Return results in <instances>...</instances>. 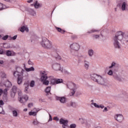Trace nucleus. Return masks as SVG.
I'll use <instances>...</instances> for the list:
<instances>
[{
    "label": "nucleus",
    "mask_w": 128,
    "mask_h": 128,
    "mask_svg": "<svg viewBox=\"0 0 128 128\" xmlns=\"http://www.w3.org/2000/svg\"><path fill=\"white\" fill-rule=\"evenodd\" d=\"M5 2H16V0H4Z\"/></svg>",
    "instance_id": "obj_46"
},
{
    "label": "nucleus",
    "mask_w": 128,
    "mask_h": 128,
    "mask_svg": "<svg viewBox=\"0 0 128 128\" xmlns=\"http://www.w3.org/2000/svg\"><path fill=\"white\" fill-rule=\"evenodd\" d=\"M23 80H24V76H22V74L21 76H19L17 78V82L18 84H22Z\"/></svg>",
    "instance_id": "obj_10"
},
{
    "label": "nucleus",
    "mask_w": 128,
    "mask_h": 128,
    "mask_svg": "<svg viewBox=\"0 0 128 128\" xmlns=\"http://www.w3.org/2000/svg\"><path fill=\"white\" fill-rule=\"evenodd\" d=\"M16 92H14L12 91H11L10 92V96L11 98H14V96H16Z\"/></svg>",
    "instance_id": "obj_22"
},
{
    "label": "nucleus",
    "mask_w": 128,
    "mask_h": 128,
    "mask_svg": "<svg viewBox=\"0 0 128 128\" xmlns=\"http://www.w3.org/2000/svg\"><path fill=\"white\" fill-rule=\"evenodd\" d=\"M50 92V87H47L46 89V92L48 93Z\"/></svg>",
    "instance_id": "obj_37"
},
{
    "label": "nucleus",
    "mask_w": 128,
    "mask_h": 128,
    "mask_svg": "<svg viewBox=\"0 0 128 128\" xmlns=\"http://www.w3.org/2000/svg\"><path fill=\"white\" fill-rule=\"evenodd\" d=\"M2 93H3L2 89H0V96H2Z\"/></svg>",
    "instance_id": "obj_54"
},
{
    "label": "nucleus",
    "mask_w": 128,
    "mask_h": 128,
    "mask_svg": "<svg viewBox=\"0 0 128 128\" xmlns=\"http://www.w3.org/2000/svg\"><path fill=\"white\" fill-rule=\"evenodd\" d=\"M8 88H5L4 90H3V94L5 95L6 96V94H8Z\"/></svg>",
    "instance_id": "obj_33"
},
{
    "label": "nucleus",
    "mask_w": 128,
    "mask_h": 128,
    "mask_svg": "<svg viewBox=\"0 0 128 128\" xmlns=\"http://www.w3.org/2000/svg\"><path fill=\"white\" fill-rule=\"evenodd\" d=\"M28 64H30V66H32V64H34V63L32 62V61H30V60H29L28 61Z\"/></svg>",
    "instance_id": "obj_47"
},
{
    "label": "nucleus",
    "mask_w": 128,
    "mask_h": 128,
    "mask_svg": "<svg viewBox=\"0 0 128 128\" xmlns=\"http://www.w3.org/2000/svg\"><path fill=\"white\" fill-rule=\"evenodd\" d=\"M72 84H73L74 88H75L72 90V96H74V94H76V85L75 84L73 83H72Z\"/></svg>",
    "instance_id": "obj_17"
},
{
    "label": "nucleus",
    "mask_w": 128,
    "mask_h": 128,
    "mask_svg": "<svg viewBox=\"0 0 128 128\" xmlns=\"http://www.w3.org/2000/svg\"><path fill=\"white\" fill-rule=\"evenodd\" d=\"M88 54L90 56H92V54H94V51L92 50H90L88 51Z\"/></svg>",
    "instance_id": "obj_31"
},
{
    "label": "nucleus",
    "mask_w": 128,
    "mask_h": 128,
    "mask_svg": "<svg viewBox=\"0 0 128 128\" xmlns=\"http://www.w3.org/2000/svg\"><path fill=\"white\" fill-rule=\"evenodd\" d=\"M92 104H94V106H95L96 108H100V106L96 104V103H92Z\"/></svg>",
    "instance_id": "obj_44"
},
{
    "label": "nucleus",
    "mask_w": 128,
    "mask_h": 128,
    "mask_svg": "<svg viewBox=\"0 0 128 128\" xmlns=\"http://www.w3.org/2000/svg\"><path fill=\"white\" fill-rule=\"evenodd\" d=\"M76 124H72L70 125V128H76Z\"/></svg>",
    "instance_id": "obj_42"
},
{
    "label": "nucleus",
    "mask_w": 128,
    "mask_h": 128,
    "mask_svg": "<svg viewBox=\"0 0 128 128\" xmlns=\"http://www.w3.org/2000/svg\"><path fill=\"white\" fill-rule=\"evenodd\" d=\"M17 90H18V87H16V86H14L12 87L11 92H14L16 93Z\"/></svg>",
    "instance_id": "obj_19"
},
{
    "label": "nucleus",
    "mask_w": 128,
    "mask_h": 128,
    "mask_svg": "<svg viewBox=\"0 0 128 128\" xmlns=\"http://www.w3.org/2000/svg\"><path fill=\"white\" fill-rule=\"evenodd\" d=\"M96 128H102L101 126H96Z\"/></svg>",
    "instance_id": "obj_63"
},
{
    "label": "nucleus",
    "mask_w": 128,
    "mask_h": 128,
    "mask_svg": "<svg viewBox=\"0 0 128 128\" xmlns=\"http://www.w3.org/2000/svg\"><path fill=\"white\" fill-rule=\"evenodd\" d=\"M56 60H62V57L60 56H57L56 57Z\"/></svg>",
    "instance_id": "obj_48"
},
{
    "label": "nucleus",
    "mask_w": 128,
    "mask_h": 128,
    "mask_svg": "<svg viewBox=\"0 0 128 128\" xmlns=\"http://www.w3.org/2000/svg\"><path fill=\"white\" fill-rule=\"evenodd\" d=\"M6 74L2 73V74L1 75L2 78H6Z\"/></svg>",
    "instance_id": "obj_51"
},
{
    "label": "nucleus",
    "mask_w": 128,
    "mask_h": 128,
    "mask_svg": "<svg viewBox=\"0 0 128 128\" xmlns=\"http://www.w3.org/2000/svg\"><path fill=\"white\" fill-rule=\"evenodd\" d=\"M54 120H58V117H54Z\"/></svg>",
    "instance_id": "obj_56"
},
{
    "label": "nucleus",
    "mask_w": 128,
    "mask_h": 128,
    "mask_svg": "<svg viewBox=\"0 0 128 128\" xmlns=\"http://www.w3.org/2000/svg\"><path fill=\"white\" fill-rule=\"evenodd\" d=\"M74 102H70L69 105V106H74Z\"/></svg>",
    "instance_id": "obj_52"
},
{
    "label": "nucleus",
    "mask_w": 128,
    "mask_h": 128,
    "mask_svg": "<svg viewBox=\"0 0 128 128\" xmlns=\"http://www.w3.org/2000/svg\"><path fill=\"white\" fill-rule=\"evenodd\" d=\"M84 62H85V65H84L85 68H88V62H86V61H84Z\"/></svg>",
    "instance_id": "obj_39"
},
{
    "label": "nucleus",
    "mask_w": 128,
    "mask_h": 128,
    "mask_svg": "<svg viewBox=\"0 0 128 128\" xmlns=\"http://www.w3.org/2000/svg\"><path fill=\"white\" fill-rule=\"evenodd\" d=\"M70 48L72 50L78 52L80 50V44L78 43H73L70 46Z\"/></svg>",
    "instance_id": "obj_8"
},
{
    "label": "nucleus",
    "mask_w": 128,
    "mask_h": 128,
    "mask_svg": "<svg viewBox=\"0 0 128 128\" xmlns=\"http://www.w3.org/2000/svg\"><path fill=\"white\" fill-rule=\"evenodd\" d=\"M9 38H10V40H16V38H18V35H15L12 37L10 36Z\"/></svg>",
    "instance_id": "obj_24"
},
{
    "label": "nucleus",
    "mask_w": 128,
    "mask_h": 128,
    "mask_svg": "<svg viewBox=\"0 0 128 128\" xmlns=\"http://www.w3.org/2000/svg\"><path fill=\"white\" fill-rule=\"evenodd\" d=\"M50 82L52 84H56V80L54 77H50Z\"/></svg>",
    "instance_id": "obj_13"
},
{
    "label": "nucleus",
    "mask_w": 128,
    "mask_h": 128,
    "mask_svg": "<svg viewBox=\"0 0 128 128\" xmlns=\"http://www.w3.org/2000/svg\"><path fill=\"white\" fill-rule=\"evenodd\" d=\"M108 74L109 76H112V70H110L109 72H108Z\"/></svg>",
    "instance_id": "obj_45"
},
{
    "label": "nucleus",
    "mask_w": 128,
    "mask_h": 128,
    "mask_svg": "<svg viewBox=\"0 0 128 128\" xmlns=\"http://www.w3.org/2000/svg\"><path fill=\"white\" fill-rule=\"evenodd\" d=\"M31 12H31L30 14H31L32 16H36V11H34V10H31Z\"/></svg>",
    "instance_id": "obj_32"
},
{
    "label": "nucleus",
    "mask_w": 128,
    "mask_h": 128,
    "mask_svg": "<svg viewBox=\"0 0 128 128\" xmlns=\"http://www.w3.org/2000/svg\"><path fill=\"white\" fill-rule=\"evenodd\" d=\"M0 114H4V108L1 106H0Z\"/></svg>",
    "instance_id": "obj_28"
},
{
    "label": "nucleus",
    "mask_w": 128,
    "mask_h": 128,
    "mask_svg": "<svg viewBox=\"0 0 128 128\" xmlns=\"http://www.w3.org/2000/svg\"><path fill=\"white\" fill-rule=\"evenodd\" d=\"M68 120H64L63 118H61L60 120V124H62V126L63 128H68Z\"/></svg>",
    "instance_id": "obj_7"
},
{
    "label": "nucleus",
    "mask_w": 128,
    "mask_h": 128,
    "mask_svg": "<svg viewBox=\"0 0 128 128\" xmlns=\"http://www.w3.org/2000/svg\"><path fill=\"white\" fill-rule=\"evenodd\" d=\"M94 38H100V36H98V35H94Z\"/></svg>",
    "instance_id": "obj_55"
},
{
    "label": "nucleus",
    "mask_w": 128,
    "mask_h": 128,
    "mask_svg": "<svg viewBox=\"0 0 128 128\" xmlns=\"http://www.w3.org/2000/svg\"><path fill=\"white\" fill-rule=\"evenodd\" d=\"M124 38V34L122 33H120L118 32L115 34L114 38V40L115 42H114V46L115 48H120V42H121L122 40Z\"/></svg>",
    "instance_id": "obj_2"
},
{
    "label": "nucleus",
    "mask_w": 128,
    "mask_h": 128,
    "mask_svg": "<svg viewBox=\"0 0 128 128\" xmlns=\"http://www.w3.org/2000/svg\"><path fill=\"white\" fill-rule=\"evenodd\" d=\"M86 126H88V128H90V124H88V123H86Z\"/></svg>",
    "instance_id": "obj_57"
},
{
    "label": "nucleus",
    "mask_w": 128,
    "mask_h": 128,
    "mask_svg": "<svg viewBox=\"0 0 128 128\" xmlns=\"http://www.w3.org/2000/svg\"><path fill=\"white\" fill-rule=\"evenodd\" d=\"M116 120L118 122H120L124 120V116L122 114H118L116 116Z\"/></svg>",
    "instance_id": "obj_12"
},
{
    "label": "nucleus",
    "mask_w": 128,
    "mask_h": 128,
    "mask_svg": "<svg viewBox=\"0 0 128 128\" xmlns=\"http://www.w3.org/2000/svg\"><path fill=\"white\" fill-rule=\"evenodd\" d=\"M38 124H40V122H38V120H35L33 122V124L34 126H38Z\"/></svg>",
    "instance_id": "obj_38"
},
{
    "label": "nucleus",
    "mask_w": 128,
    "mask_h": 128,
    "mask_svg": "<svg viewBox=\"0 0 128 128\" xmlns=\"http://www.w3.org/2000/svg\"><path fill=\"white\" fill-rule=\"evenodd\" d=\"M92 32H100V30H96V29H92Z\"/></svg>",
    "instance_id": "obj_41"
},
{
    "label": "nucleus",
    "mask_w": 128,
    "mask_h": 128,
    "mask_svg": "<svg viewBox=\"0 0 128 128\" xmlns=\"http://www.w3.org/2000/svg\"><path fill=\"white\" fill-rule=\"evenodd\" d=\"M58 100H60L62 104H64L66 102V98L65 97H58Z\"/></svg>",
    "instance_id": "obj_14"
},
{
    "label": "nucleus",
    "mask_w": 128,
    "mask_h": 128,
    "mask_svg": "<svg viewBox=\"0 0 128 128\" xmlns=\"http://www.w3.org/2000/svg\"><path fill=\"white\" fill-rule=\"evenodd\" d=\"M92 78L94 82H96L98 84H101V86H106V81L102 76L94 74Z\"/></svg>",
    "instance_id": "obj_1"
},
{
    "label": "nucleus",
    "mask_w": 128,
    "mask_h": 128,
    "mask_svg": "<svg viewBox=\"0 0 128 128\" xmlns=\"http://www.w3.org/2000/svg\"><path fill=\"white\" fill-rule=\"evenodd\" d=\"M24 112H28V108H24Z\"/></svg>",
    "instance_id": "obj_61"
},
{
    "label": "nucleus",
    "mask_w": 128,
    "mask_h": 128,
    "mask_svg": "<svg viewBox=\"0 0 128 128\" xmlns=\"http://www.w3.org/2000/svg\"><path fill=\"white\" fill-rule=\"evenodd\" d=\"M32 0H28L27 1V2H28V4H30L31 2H32Z\"/></svg>",
    "instance_id": "obj_58"
},
{
    "label": "nucleus",
    "mask_w": 128,
    "mask_h": 128,
    "mask_svg": "<svg viewBox=\"0 0 128 128\" xmlns=\"http://www.w3.org/2000/svg\"><path fill=\"white\" fill-rule=\"evenodd\" d=\"M32 106H34V103L31 102L28 104V108H32Z\"/></svg>",
    "instance_id": "obj_40"
},
{
    "label": "nucleus",
    "mask_w": 128,
    "mask_h": 128,
    "mask_svg": "<svg viewBox=\"0 0 128 128\" xmlns=\"http://www.w3.org/2000/svg\"><path fill=\"white\" fill-rule=\"evenodd\" d=\"M20 32H28V26H22L20 28Z\"/></svg>",
    "instance_id": "obj_11"
},
{
    "label": "nucleus",
    "mask_w": 128,
    "mask_h": 128,
    "mask_svg": "<svg viewBox=\"0 0 128 128\" xmlns=\"http://www.w3.org/2000/svg\"><path fill=\"white\" fill-rule=\"evenodd\" d=\"M13 74L15 78H18L19 76H22V74H20V73L16 71L14 72Z\"/></svg>",
    "instance_id": "obj_18"
},
{
    "label": "nucleus",
    "mask_w": 128,
    "mask_h": 128,
    "mask_svg": "<svg viewBox=\"0 0 128 128\" xmlns=\"http://www.w3.org/2000/svg\"><path fill=\"white\" fill-rule=\"evenodd\" d=\"M51 120H52V116L50 114V118H49V122Z\"/></svg>",
    "instance_id": "obj_53"
},
{
    "label": "nucleus",
    "mask_w": 128,
    "mask_h": 128,
    "mask_svg": "<svg viewBox=\"0 0 128 128\" xmlns=\"http://www.w3.org/2000/svg\"><path fill=\"white\" fill-rule=\"evenodd\" d=\"M52 66L55 70H60V64L54 63Z\"/></svg>",
    "instance_id": "obj_9"
},
{
    "label": "nucleus",
    "mask_w": 128,
    "mask_h": 128,
    "mask_svg": "<svg viewBox=\"0 0 128 128\" xmlns=\"http://www.w3.org/2000/svg\"><path fill=\"white\" fill-rule=\"evenodd\" d=\"M41 44L42 46L45 48H52V44L50 43V42L45 37L42 38Z\"/></svg>",
    "instance_id": "obj_3"
},
{
    "label": "nucleus",
    "mask_w": 128,
    "mask_h": 128,
    "mask_svg": "<svg viewBox=\"0 0 128 128\" xmlns=\"http://www.w3.org/2000/svg\"><path fill=\"white\" fill-rule=\"evenodd\" d=\"M34 6L35 8H42V4L38 3V1H36L35 3L34 4Z\"/></svg>",
    "instance_id": "obj_16"
},
{
    "label": "nucleus",
    "mask_w": 128,
    "mask_h": 128,
    "mask_svg": "<svg viewBox=\"0 0 128 128\" xmlns=\"http://www.w3.org/2000/svg\"><path fill=\"white\" fill-rule=\"evenodd\" d=\"M12 114L14 116H15L16 118V116H18V112H16V110H14L12 112Z\"/></svg>",
    "instance_id": "obj_23"
},
{
    "label": "nucleus",
    "mask_w": 128,
    "mask_h": 128,
    "mask_svg": "<svg viewBox=\"0 0 128 128\" xmlns=\"http://www.w3.org/2000/svg\"><path fill=\"white\" fill-rule=\"evenodd\" d=\"M24 88H25V92L28 90V84H24Z\"/></svg>",
    "instance_id": "obj_35"
},
{
    "label": "nucleus",
    "mask_w": 128,
    "mask_h": 128,
    "mask_svg": "<svg viewBox=\"0 0 128 128\" xmlns=\"http://www.w3.org/2000/svg\"><path fill=\"white\" fill-rule=\"evenodd\" d=\"M4 64L3 60H0V64Z\"/></svg>",
    "instance_id": "obj_59"
},
{
    "label": "nucleus",
    "mask_w": 128,
    "mask_h": 128,
    "mask_svg": "<svg viewBox=\"0 0 128 128\" xmlns=\"http://www.w3.org/2000/svg\"><path fill=\"white\" fill-rule=\"evenodd\" d=\"M41 74H43L40 78L41 82H43V84L48 86V84H50V82L48 80H46L48 79V76H46V72H41Z\"/></svg>",
    "instance_id": "obj_5"
},
{
    "label": "nucleus",
    "mask_w": 128,
    "mask_h": 128,
    "mask_svg": "<svg viewBox=\"0 0 128 128\" xmlns=\"http://www.w3.org/2000/svg\"><path fill=\"white\" fill-rule=\"evenodd\" d=\"M62 79H57L56 80V84H62Z\"/></svg>",
    "instance_id": "obj_26"
},
{
    "label": "nucleus",
    "mask_w": 128,
    "mask_h": 128,
    "mask_svg": "<svg viewBox=\"0 0 128 128\" xmlns=\"http://www.w3.org/2000/svg\"><path fill=\"white\" fill-rule=\"evenodd\" d=\"M16 72H17L20 73V74H22L24 70L22 68L20 67H17Z\"/></svg>",
    "instance_id": "obj_15"
},
{
    "label": "nucleus",
    "mask_w": 128,
    "mask_h": 128,
    "mask_svg": "<svg viewBox=\"0 0 128 128\" xmlns=\"http://www.w3.org/2000/svg\"><path fill=\"white\" fill-rule=\"evenodd\" d=\"M99 108H104V106H99Z\"/></svg>",
    "instance_id": "obj_60"
},
{
    "label": "nucleus",
    "mask_w": 128,
    "mask_h": 128,
    "mask_svg": "<svg viewBox=\"0 0 128 128\" xmlns=\"http://www.w3.org/2000/svg\"><path fill=\"white\" fill-rule=\"evenodd\" d=\"M31 6H34V4H31Z\"/></svg>",
    "instance_id": "obj_64"
},
{
    "label": "nucleus",
    "mask_w": 128,
    "mask_h": 128,
    "mask_svg": "<svg viewBox=\"0 0 128 128\" xmlns=\"http://www.w3.org/2000/svg\"><path fill=\"white\" fill-rule=\"evenodd\" d=\"M7 38H8V35H6L2 38V40H6Z\"/></svg>",
    "instance_id": "obj_36"
},
{
    "label": "nucleus",
    "mask_w": 128,
    "mask_h": 128,
    "mask_svg": "<svg viewBox=\"0 0 128 128\" xmlns=\"http://www.w3.org/2000/svg\"><path fill=\"white\" fill-rule=\"evenodd\" d=\"M79 120H80V122H82V124H84L85 122H86V120L82 118H80L79 119Z\"/></svg>",
    "instance_id": "obj_34"
},
{
    "label": "nucleus",
    "mask_w": 128,
    "mask_h": 128,
    "mask_svg": "<svg viewBox=\"0 0 128 128\" xmlns=\"http://www.w3.org/2000/svg\"><path fill=\"white\" fill-rule=\"evenodd\" d=\"M104 110H106L108 111V108H106V107L104 108Z\"/></svg>",
    "instance_id": "obj_62"
},
{
    "label": "nucleus",
    "mask_w": 128,
    "mask_h": 128,
    "mask_svg": "<svg viewBox=\"0 0 128 128\" xmlns=\"http://www.w3.org/2000/svg\"><path fill=\"white\" fill-rule=\"evenodd\" d=\"M0 54H4V50L2 48H0Z\"/></svg>",
    "instance_id": "obj_50"
},
{
    "label": "nucleus",
    "mask_w": 128,
    "mask_h": 128,
    "mask_svg": "<svg viewBox=\"0 0 128 128\" xmlns=\"http://www.w3.org/2000/svg\"><path fill=\"white\" fill-rule=\"evenodd\" d=\"M6 8V6L0 2V10H4Z\"/></svg>",
    "instance_id": "obj_20"
},
{
    "label": "nucleus",
    "mask_w": 128,
    "mask_h": 128,
    "mask_svg": "<svg viewBox=\"0 0 128 128\" xmlns=\"http://www.w3.org/2000/svg\"><path fill=\"white\" fill-rule=\"evenodd\" d=\"M116 66V64L114 62H112V64L111 66H109V68H114V66Z\"/></svg>",
    "instance_id": "obj_43"
},
{
    "label": "nucleus",
    "mask_w": 128,
    "mask_h": 128,
    "mask_svg": "<svg viewBox=\"0 0 128 128\" xmlns=\"http://www.w3.org/2000/svg\"><path fill=\"white\" fill-rule=\"evenodd\" d=\"M6 54L8 56H12V52L7 50L6 52Z\"/></svg>",
    "instance_id": "obj_29"
},
{
    "label": "nucleus",
    "mask_w": 128,
    "mask_h": 128,
    "mask_svg": "<svg viewBox=\"0 0 128 128\" xmlns=\"http://www.w3.org/2000/svg\"><path fill=\"white\" fill-rule=\"evenodd\" d=\"M56 30H58V32H66L64 30H62V28H56Z\"/></svg>",
    "instance_id": "obj_27"
},
{
    "label": "nucleus",
    "mask_w": 128,
    "mask_h": 128,
    "mask_svg": "<svg viewBox=\"0 0 128 128\" xmlns=\"http://www.w3.org/2000/svg\"><path fill=\"white\" fill-rule=\"evenodd\" d=\"M36 112H29V115H30V116H36Z\"/></svg>",
    "instance_id": "obj_25"
},
{
    "label": "nucleus",
    "mask_w": 128,
    "mask_h": 128,
    "mask_svg": "<svg viewBox=\"0 0 128 128\" xmlns=\"http://www.w3.org/2000/svg\"><path fill=\"white\" fill-rule=\"evenodd\" d=\"M18 100L21 104H24V102H26L28 100V96L24 95L23 96L18 97Z\"/></svg>",
    "instance_id": "obj_6"
},
{
    "label": "nucleus",
    "mask_w": 128,
    "mask_h": 128,
    "mask_svg": "<svg viewBox=\"0 0 128 128\" xmlns=\"http://www.w3.org/2000/svg\"><path fill=\"white\" fill-rule=\"evenodd\" d=\"M117 6L121 8V10H122L123 11H124L126 10V8L128 7V2H126V1L121 0L118 4Z\"/></svg>",
    "instance_id": "obj_4"
},
{
    "label": "nucleus",
    "mask_w": 128,
    "mask_h": 128,
    "mask_svg": "<svg viewBox=\"0 0 128 128\" xmlns=\"http://www.w3.org/2000/svg\"><path fill=\"white\" fill-rule=\"evenodd\" d=\"M30 86H31V88H34V81H31L30 83Z\"/></svg>",
    "instance_id": "obj_30"
},
{
    "label": "nucleus",
    "mask_w": 128,
    "mask_h": 128,
    "mask_svg": "<svg viewBox=\"0 0 128 128\" xmlns=\"http://www.w3.org/2000/svg\"><path fill=\"white\" fill-rule=\"evenodd\" d=\"M26 72H34V67H31L30 68H26Z\"/></svg>",
    "instance_id": "obj_21"
},
{
    "label": "nucleus",
    "mask_w": 128,
    "mask_h": 128,
    "mask_svg": "<svg viewBox=\"0 0 128 128\" xmlns=\"http://www.w3.org/2000/svg\"><path fill=\"white\" fill-rule=\"evenodd\" d=\"M4 102L2 100H0V106H4Z\"/></svg>",
    "instance_id": "obj_49"
}]
</instances>
